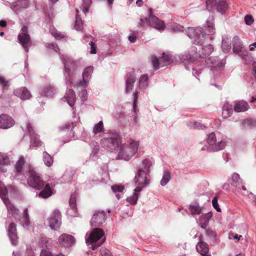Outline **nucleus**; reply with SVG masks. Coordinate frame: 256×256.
<instances>
[{
    "mask_svg": "<svg viewBox=\"0 0 256 256\" xmlns=\"http://www.w3.org/2000/svg\"><path fill=\"white\" fill-rule=\"evenodd\" d=\"M100 254L102 256H112L110 252L105 248L100 249Z\"/></svg>",
    "mask_w": 256,
    "mask_h": 256,
    "instance_id": "64",
    "label": "nucleus"
},
{
    "mask_svg": "<svg viewBox=\"0 0 256 256\" xmlns=\"http://www.w3.org/2000/svg\"><path fill=\"white\" fill-rule=\"evenodd\" d=\"M125 93L128 94L132 90L134 84L136 81V76L135 72L132 70L126 74V77Z\"/></svg>",
    "mask_w": 256,
    "mask_h": 256,
    "instance_id": "20",
    "label": "nucleus"
},
{
    "mask_svg": "<svg viewBox=\"0 0 256 256\" xmlns=\"http://www.w3.org/2000/svg\"><path fill=\"white\" fill-rule=\"evenodd\" d=\"M89 44L90 46V53L91 54H96V50L94 43L92 41H90Z\"/></svg>",
    "mask_w": 256,
    "mask_h": 256,
    "instance_id": "63",
    "label": "nucleus"
},
{
    "mask_svg": "<svg viewBox=\"0 0 256 256\" xmlns=\"http://www.w3.org/2000/svg\"><path fill=\"white\" fill-rule=\"evenodd\" d=\"M94 72V67L88 66L86 67L83 70L82 74V79L75 80L73 87L86 88L88 84L89 81L91 78L92 74Z\"/></svg>",
    "mask_w": 256,
    "mask_h": 256,
    "instance_id": "13",
    "label": "nucleus"
},
{
    "mask_svg": "<svg viewBox=\"0 0 256 256\" xmlns=\"http://www.w3.org/2000/svg\"><path fill=\"white\" fill-rule=\"evenodd\" d=\"M105 214L104 212H98L94 214L91 220L90 224L92 226H101L104 222Z\"/></svg>",
    "mask_w": 256,
    "mask_h": 256,
    "instance_id": "27",
    "label": "nucleus"
},
{
    "mask_svg": "<svg viewBox=\"0 0 256 256\" xmlns=\"http://www.w3.org/2000/svg\"><path fill=\"white\" fill-rule=\"evenodd\" d=\"M168 26H170L172 31L173 32H182L184 30L183 26L176 23H172Z\"/></svg>",
    "mask_w": 256,
    "mask_h": 256,
    "instance_id": "54",
    "label": "nucleus"
},
{
    "mask_svg": "<svg viewBox=\"0 0 256 256\" xmlns=\"http://www.w3.org/2000/svg\"><path fill=\"white\" fill-rule=\"evenodd\" d=\"M100 170L102 172H99V174L102 176L100 180L102 182H106L109 180L108 166L107 164H104L101 168Z\"/></svg>",
    "mask_w": 256,
    "mask_h": 256,
    "instance_id": "42",
    "label": "nucleus"
},
{
    "mask_svg": "<svg viewBox=\"0 0 256 256\" xmlns=\"http://www.w3.org/2000/svg\"><path fill=\"white\" fill-rule=\"evenodd\" d=\"M250 106L248 102L244 100L236 102L234 107L235 112H246L248 110Z\"/></svg>",
    "mask_w": 256,
    "mask_h": 256,
    "instance_id": "36",
    "label": "nucleus"
},
{
    "mask_svg": "<svg viewBox=\"0 0 256 256\" xmlns=\"http://www.w3.org/2000/svg\"><path fill=\"white\" fill-rule=\"evenodd\" d=\"M10 162V160L6 154L0 152V172H5L7 170L6 166Z\"/></svg>",
    "mask_w": 256,
    "mask_h": 256,
    "instance_id": "33",
    "label": "nucleus"
},
{
    "mask_svg": "<svg viewBox=\"0 0 256 256\" xmlns=\"http://www.w3.org/2000/svg\"><path fill=\"white\" fill-rule=\"evenodd\" d=\"M8 2L10 5L11 9L16 14H18L28 6V0H15L13 3Z\"/></svg>",
    "mask_w": 256,
    "mask_h": 256,
    "instance_id": "22",
    "label": "nucleus"
},
{
    "mask_svg": "<svg viewBox=\"0 0 256 256\" xmlns=\"http://www.w3.org/2000/svg\"><path fill=\"white\" fill-rule=\"evenodd\" d=\"M222 48L224 53H227L231 48L230 40L228 38L225 40L222 38Z\"/></svg>",
    "mask_w": 256,
    "mask_h": 256,
    "instance_id": "48",
    "label": "nucleus"
},
{
    "mask_svg": "<svg viewBox=\"0 0 256 256\" xmlns=\"http://www.w3.org/2000/svg\"><path fill=\"white\" fill-rule=\"evenodd\" d=\"M77 194L76 192H74L71 194L70 200H69V206L70 208L67 210L68 214L72 216H74L76 214V199Z\"/></svg>",
    "mask_w": 256,
    "mask_h": 256,
    "instance_id": "28",
    "label": "nucleus"
},
{
    "mask_svg": "<svg viewBox=\"0 0 256 256\" xmlns=\"http://www.w3.org/2000/svg\"><path fill=\"white\" fill-rule=\"evenodd\" d=\"M74 127V123L73 122L68 123L66 124L64 126L60 127V130H65V132L68 134V138L66 139L63 138L60 140V142H62L63 143L68 142L70 140L71 138L74 136V132L72 130Z\"/></svg>",
    "mask_w": 256,
    "mask_h": 256,
    "instance_id": "25",
    "label": "nucleus"
},
{
    "mask_svg": "<svg viewBox=\"0 0 256 256\" xmlns=\"http://www.w3.org/2000/svg\"><path fill=\"white\" fill-rule=\"evenodd\" d=\"M52 34L58 40H60L66 37V34L64 33H62L54 28H51L50 29Z\"/></svg>",
    "mask_w": 256,
    "mask_h": 256,
    "instance_id": "53",
    "label": "nucleus"
},
{
    "mask_svg": "<svg viewBox=\"0 0 256 256\" xmlns=\"http://www.w3.org/2000/svg\"><path fill=\"white\" fill-rule=\"evenodd\" d=\"M58 243L61 247L69 248L74 245L76 239L72 235L64 233L59 236Z\"/></svg>",
    "mask_w": 256,
    "mask_h": 256,
    "instance_id": "17",
    "label": "nucleus"
},
{
    "mask_svg": "<svg viewBox=\"0 0 256 256\" xmlns=\"http://www.w3.org/2000/svg\"><path fill=\"white\" fill-rule=\"evenodd\" d=\"M42 160L48 167H50L54 163V158L46 152H44L42 154Z\"/></svg>",
    "mask_w": 256,
    "mask_h": 256,
    "instance_id": "41",
    "label": "nucleus"
},
{
    "mask_svg": "<svg viewBox=\"0 0 256 256\" xmlns=\"http://www.w3.org/2000/svg\"><path fill=\"white\" fill-rule=\"evenodd\" d=\"M135 33L134 30H130V34L128 36V40L130 42L134 43L136 41V37Z\"/></svg>",
    "mask_w": 256,
    "mask_h": 256,
    "instance_id": "61",
    "label": "nucleus"
},
{
    "mask_svg": "<svg viewBox=\"0 0 256 256\" xmlns=\"http://www.w3.org/2000/svg\"><path fill=\"white\" fill-rule=\"evenodd\" d=\"M82 3L80 6V10H82L83 13L86 14L88 12L90 7V6L92 0H82Z\"/></svg>",
    "mask_w": 256,
    "mask_h": 256,
    "instance_id": "47",
    "label": "nucleus"
},
{
    "mask_svg": "<svg viewBox=\"0 0 256 256\" xmlns=\"http://www.w3.org/2000/svg\"><path fill=\"white\" fill-rule=\"evenodd\" d=\"M85 240L87 245H91L92 249L95 250L105 241L106 238L102 230L95 228L90 234H86Z\"/></svg>",
    "mask_w": 256,
    "mask_h": 256,
    "instance_id": "8",
    "label": "nucleus"
},
{
    "mask_svg": "<svg viewBox=\"0 0 256 256\" xmlns=\"http://www.w3.org/2000/svg\"><path fill=\"white\" fill-rule=\"evenodd\" d=\"M138 93V91L136 90L132 95V99L133 100L132 110L134 114L130 116V122L132 126L134 127H138L140 126V122L136 114V112H138V109L137 107Z\"/></svg>",
    "mask_w": 256,
    "mask_h": 256,
    "instance_id": "16",
    "label": "nucleus"
},
{
    "mask_svg": "<svg viewBox=\"0 0 256 256\" xmlns=\"http://www.w3.org/2000/svg\"><path fill=\"white\" fill-rule=\"evenodd\" d=\"M113 192L116 194L118 200H120L123 196L124 187L122 185L114 184L111 186Z\"/></svg>",
    "mask_w": 256,
    "mask_h": 256,
    "instance_id": "40",
    "label": "nucleus"
},
{
    "mask_svg": "<svg viewBox=\"0 0 256 256\" xmlns=\"http://www.w3.org/2000/svg\"><path fill=\"white\" fill-rule=\"evenodd\" d=\"M14 124L15 121L10 116L6 114L0 116V128L8 129L12 127Z\"/></svg>",
    "mask_w": 256,
    "mask_h": 256,
    "instance_id": "23",
    "label": "nucleus"
},
{
    "mask_svg": "<svg viewBox=\"0 0 256 256\" xmlns=\"http://www.w3.org/2000/svg\"><path fill=\"white\" fill-rule=\"evenodd\" d=\"M140 192H136L134 188L132 194L127 198V202L131 204H136L137 203Z\"/></svg>",
    "mask_w": 256,
    "mask_h": 256,
    "instance_id": "45",
    "label": "nucleus"
},
{
    "mask_svg": "<svg viewBox=\"0 0 256 256\" xmlns=\"http://www.w3.org/2000/svg\"><path fill=\"white\" fill-rule=\"evenodd\" d=\"M10 85L9 81L6 80L4 76H0V86L4 88H8Z\"/></svg>",
    "mask_w": 256,
    "mask_h": 256,
    "instance_id": "59",
    "label": "nucleus"
},
{
    "mask_svg": "<svg viewBox=\"0 0 256 256\" xmlns=\"http://www.w3.org/2000/svg\"><path fill=\"white\" fill-rule=\"evenodd\" d=\"M212 204L213 207L218 212H221V209L219 206L218 204V199L216 197H214L212 200Z\"/></svg>",
    "mask_w": 256,
    "mask_h": 256,
    "instance_id": "60",
    "label": "nucleus"
},
{
    "mask_svg": "<svg viewBox=\"0 0 256 256\" xmlns=\"http://www.w3.org/2000/svg\"><path fill=\"white\" fill-rule=\"evenodd\" d=\"M64 99L68 105L74 109V106L76 101V96L74 91L72 89L67 90L65 94Z\"/></svg>",
    "mask_w": 256,
    "mask_h": 256,
    "instance_id": "30",
    "label": "nucleus"
},
{
    "mask_svg": "<svg viewBox=\"0 0 256 256\" xmlns=\"http://www.w3.org/2000/svg\"><path fill=\"white\" fill-rule=\"evenodd\" d=\"M14 94L22 100H30L32 96L30 92L26 87L15 89Z\"/></svg>",
    "mask_w": 256,
    "mask_h": 256,
    "instance_id": "26",
    "label": "nucleus"
},
{
    "mask_svg": "<svg viewBox=\"0 0 256 256\" xmlns=\"http://www.w3.org/2000/svg\"><path fill=\"white\" fill-rule=\"evenodd\" d=\"M240 56L245 61L246 64H250L252 62V58L246 52H244Z\"/></svg>",
    "mask_w": 256,
    "mask_h": 256,
    "instance_id": "56",
    "label": "nucleus"
},
{
    "mask_svg": "<svg viewBox=\"0 0 256 256\" xmlns=\"http://www.w3.org/2000/svg\"><path fill=\"white\" fill-rule=\"evenodd\" d=\"M196 58V54L194 55L186 52L176 56L166 54L164 52L160 59H158L156 56H152V62L154 68L156 70L160 68V66H163L164 65L170 64L175 62H180L182 64L184 65L186 69L189 70H190V64L195 60Z\"/></svg>",
    "mask_w": 256,
    "mask_h": 256,
    "instance_id": "2",
    "label": "nucleus"
},
{
    "mask_svg": "<svg viewBox=\"0 0 256 256\" xmlns=\"http://www.w3.org/2000/svg\"><path fill=\"white\" fill-rule=\"evenodd\" d=\"M64 65V76L66 86H72L75 80L78 70L80 66V61L74 60L68 56L62 55L61 57Z\"/></svg>",
    "mask_w": 256,
    "mask_h": 256,
    "instance_id": "5",
    "label": "nucleus"
},
{
    "mask_svg": "<svg viewBox=\"0 0 256 256\" xmlns=\"http://www.w3.org/2000/svg\"><path fill=\"white\" fill-rule=\"evenodd\" d=\"M76 21L74 24V28L76 30H81L82 29L83 23L81 18H80L78 15L79 10L78 8H76Z\"/></svg>",
    "mask_w": 256,
    "mask_h": 256,
    "instance_id": "46",
    "label": "nucleus"
},
{
    "mask_svg": "<svg viewBox=\"0 0 256 256\" xmlns=\"http://www.w3.org/2000/svg\"><path fill=\"white\" fill-rule=\"evenodd\" d=\"M49 226L52 230H56L61 225V214L58 210H54L48 218Z\"/></svg>",
    "mask_w": 256,
    "mask_h": 256,
    "instance_id": "18",
    "label": "nucleus"
},
{
    "mask_svg": "<svg viewBox=\"0 0 256 256\" xmlns=\"http://www.w3.org/2000/svg\"><path fill=\"white\" fill-rule=\"evenodd\" d=\"M22 128L24 132V136L26 134L30 136L31 143L30 148H35L41 145L42 142L40 140L39 136L34 132V128L30 123H27L26 128Z\"/></svg>",
    "mask_w": 256,
    "mask_h": 256,
    "instance_id": "14",
    "label": "nucleus"
},
{
    "mask_svg": "<svg viewBox=\"0 0 256 256\" xmlns=\"http://www.w3.org/2000/svg\"><path fill=\"white\" fill-rule=\"evenodd\" d=\"M150 174L145 173L142 170H138L136 173L134 178L136 192H141L143 188H146L150 184Z\"/></svg>",
    "mask_w": 256,
    "mask_h": 256,
    "instance_id": "12",
    "label": "nucleus"
},
{
    "mask_svg": "<svg viewBox=\"0 0 256 256\" xmlns=\"http://www.w3.org/2000/svg\"><path fill=\"white\" fill-rule=\"evenodd\" d=\"M8 235L11 244L16 246L18 243V236L16 228V224L11 222L8 228Z\"/></svg>",
    "mask_w": 256,
    "mask_h": 256,
    "instance_id": "24",
    "label": "nucleus"
},
{
    "mask_svg": "<svg viewBox=\"0 0 256 256\" xmlns=\"http://www.w3.org/2000/svg\"><path fill=\"white\" fill-rule=\"evenodd\" d=\"M171 179L170 172L168 170H164L162 178L160 182V184L162 186H164L168 184Z\"/></svg>",
    "mask_w": 256,
    "mask_h": 256,
    "instance_id": "43",
    "label": "nucleus"
},
{
    "mask_svg": "<svg viewBox=\"0 0 256 256\" xmlns=\"http://www.w3.org/2000/svg\"><path fill=\"white\" fill-rule=\"evenodd\" d=\"M138 146V142L134 140H130L128 144H122V142L118 151L116 152V160H129L137 152Z\"/></svg>",
    "mask_w": 256,
    "mask_h": 256,
    "instance_id": "6",
    "label": "nucleus"
},
{
    "mask_svg": "<svg viewBox=\"0 0 256 256\" xmlns=\"http://www.w3.org/2000/svg\"><path fill=\"white\" fill-rule=\"evenodd\" d=\"M189 126L190 128L197 130H204L206 127L200 121H191Z\"/></svg>",
    "mask_w": 256,
    "mask_h": 256,
    "instance_id": "51",
    "label": "nucleus"
},
{
    "mask_svg": "<svg viewBox=\"0 0 256 256\" xmlns=\"http://www.w3.org/2000/svg\"><path fill=\"white\" fill-rule=\"evenodd\" d=\"M82 90L79 91L78 94L80 96L81 100L82 102H84L87 100L88 98V93L87 91L86 90V88H81Z\"/></svg>",
    "mask_w": 256,
    "mask_h": 256,
    "instance_id": "55",
    "label": "nucleus"
},
{
    "mask_svg": "<svg viewBox=\"0 0 256 256\" xmlns=\"http://www.w3.org/2000/svg\"><path fill=\"white\" fill-rule=\"evenodd\" d=\"M207 143L208 145H205L201 148L202 150L209 152H218L224 149L226 144V140H221L217 142L214 132H211L208 135Z\"/></svg>",
    "mask_w": 256,
    "mask_h": 256,
    "instance_id": "10",
    "label": "nucleus"
},
{
    "mask_svg": "<svg viewBox=\"0 0 256 256\" xmlns=\"http://www.w3.org/2000/svg\"><path fill=\"white\" fill-rule=\"evenodd\" d=\"M242 42L237 36L234 38L233 51L235 54L240 56L244 52L242 50Z\"/></svg>",
    "mask_w": 256,
    "mask_h": 256,
    "instance_id": "37",
    "label": "nucleus"
},
{
    "mask_svg": "<svg viewBox=\"0 0 256 256\" xmlns=\"http://www.w3.org/2000/svg\"><path fill=\"white\" fill-rule=\"evenodd\" d=\"M27 182L30 187L37 190H42L37 195L40 198H47L54 194L50 184H46V182L40 178L39 174L34 168L30 166L28 168Z\"/></svg>",
    "mask_w": 256,
    "mask_h": 256,
    "instance_id": "4",
    "label": "nucleus"
},
{
    "mask_svg": "<svg viewBox=\"0 0 256 256\" xmlns=\"http://www.w3.org/2000/svg\"><path fill=\"white\" fill-rule=\"evenodd\" d=\"M90 146L92 148V155L96 156L100 150V146L98 142L96 141H92L90 144Z\"/></svg>",
    "mask_w": 256,
    "mask_h": 256,
    "instance_id": "52",
    "label": "nucleus"
},
{
    "mask_svg": "<svg viewBox=\"0 0 256 256\" xmlns=\"http://www.w3.org/2000/svg\"><path fill=\"white\" fill-rule=\"evenodd\" d=\"M245 23L248 26L251 25L254 22V19L252 16L246 15L244 18Z\"/></svg>",
    "mask_w": 256,
    "mask_h": 256,
    "instance_id": "62",
    "label": "nucleus"
},
{
    "mask_svg": "<svg viewBox=\"0 0 256 256\" xmlns=\"http://www.w3.org/2000/svg\"><path fill=\"white\" fill-rule=\"evenodd\" d=\"M152 165V162L150 159L145 158L142 160L141 165L138 170H142L145 173L150 174V168Z\"/></svg>",
    "mask_w": 256,
    "mask_h": 256,
    "instance_id": "38",
    "label": "nucleus"
},
{
    "mask_svg": "<svg viewBox=\"0 0 256 256\" xmlns=\"http://www.w3.org/2000/svg\"><path fill=\"white\" fill-rule=\"evenodd\" d=\"M214 19L212 17H209L206 22V28L208 32L207 34L202 28H188L187 33L188 36L192 40L193 44L198 46H202V47L200 48L198 52L196 51L197 48L195 46L192 48L190 52H188L190 54H192L194 55L196 54V58L195 60L190 64V68H192V74L198 80H199L197 76L201 73L200 68H197L196 66L194 64H198L199 62H202V60L200 61L198 60V57L200 58H206V56L210 55L214 50L213 46L211 44H207L204 45L205 42L208 38V34H212L215 32L214 28Z\"/></svg>",
    "mask_w": 256,
    "mask_h": 256,
    "instance_id": "1",
    "label": "nucleus"
},
{
    "mask_svg": "<svg viewBox=\"0 0 256 256\" xmlns=\"http://www.w3.org/2000/svg\"><path fill=\"white\" fill-rule=\"evenodd\" d=\"M0 198L7 207L10 214L14 218L18 220L24 228L30 226V222L28 208H24L22 216L20 217V212L10 201L8 197V190L6 186L0 181Z\"/></svg>",
    "mask_w": 256,
    "mask_h": 256,
    "instance_id": "3",
    "label": "nucleus"
},
{
    "mask_svg": "<svg viewBox=\"0 0 256 256\" xmlns=\"http://www.w3.org/2000/svg\"><path fill=\"white\" fill-rule=\"evenodd\" d=\"M75 170L71 168L66 170L60 179V182L65 184L71 182L75 174Z\"/></svg>",
    "mask_w": 256,
    "mask_h": 256,
    "instance_id": "31",
    "label": "nucleus"
},
{
    "mask_svg": "<svg viewBox=\"0 0 256 256\" xmlns=\"http://www.w3.org/2000/svg\"><path fill=\"white\" fill-rule=\"evenodd\" d=\"M150 16L144 18H141L138 22L137 26L139 28H144L146 24L152 26L159 31L164 30L165 24L162 20H160L156 16H154L152 13V9H149Z\"/></svg>",
    "mask_w": 256,
    "mask_h": 256,
    "instance_id": "9",
    "label": "nucleus"
},
{
    "mask_svg": "<svg viewBox=\"0 0 256 256\" xmlns=\"http://www.w3.org/2000/svg\"><path fill=\"white\" fill-rule=\"evenodd\" d=\"M232 106H224L222 108V115L224 118L230 116L232 114Z\"/></svg>",
    "mask_w": 256,
    "mask_h": 256,
    "instance_id": "50",
    "label": "nucleus"
},
{
    "mask_svg": "<svg viewBox=\"0 0 256 256\" xmlns=\"http://www.w3.org/2000/svg\"><path fill=\"white\" fill-rule=\"evenodd\" d=\"M25 160L24 157H20L16 164L14 172L16 178L18 180H22L26 178L23 168Z\"/></svg>",
    "mask_w": 256,
    "mask_h": 256,
    "instance_id": "19",
    "label": "nucleus"
},
{
    "mask_svg": "<svg viewBox=\"0 0 256 256\" xmlns=\"http://www.w3.org/2000/svg\"><path fill=\"white\" fill-rule=\"evenodd\" d=\"M47 47L48 49L50 50H54V52L60 54V49L56 43L52 42L50 44H48Z\"/></svg>",
    "mask_w": 256,
    "mask_h": 256,
    "instance_id": "58",
    "label": "nucleus"
},
{
    "mask_svg": "<svg viewBox=\"0 0 256 256\" xmlns=\"http://www.w3.org/2000/svg\"><path fill=\"white\" fill-rule=\"evenodd\" d=\"M149 82L150 79L148 74L142 75L138 80V88L142 90H146L148 87Z\"/></svg>",
    "mask_w": 256,
    "mask_h": 256,
    "instance_id": "32",
    "label": "nucleus"
},
{
    "mask_svg": "<svg viewBox=\"0 0 256 256\" xmlns=\"http://www.w3.org/2000/svg\"><path fill=\"white\" fill-rule=\"evenodd\" d=\"M56 88L52 84H46L44 86L40 91L42 96L47 97H52L56 91Z\"/></svg>",
    "mask_w": 256,
    "mask_h": 256,
    "instance_id": "29",
    "label": "nucleus"
},
{
    "mask_svg": "<svg viewBox=\"0 0 256 256\" xmlns=\"http://www.w3.org/2000/svg\"><path fill=\"white\" fill-rule=\"evenodd\" d=\"M212 216V214L210 212L207 214H202L200 217V224H208L210 218Z\"/></svg>",
    "mask_w": 256,
    "mask_h": 256,
    "instance_id": "49",
    "label": "nucleus"
},
{
    "mask_svg": "<svg viewBox=\"0 0 256 256\" xmlns=\"http://www.w3.org/2000/svg\"><path fill=\"white\" fill-rule=\"evenodd\" d=\"M208 67L210 68L214 76L218 75L225 66L226 61L224 58L220 56H210L206 58L204 61Z\"/></svg>",
    "mask_w": 256,
    "mask_h": 256,
    "instance_id": "11",
    "label": "nucleus"
},
{
    "mask_svg": "<svg viewBox=\"0 0 256 256\" xmlns=\"http://www.w3.org/2000/svg\"><path fill=\"white\" fill-rule=\"evenodd\" d=\"M104 128L103 122L102 120H100L94 125L92 132L94 134L96 135L104 132Z\"/></svg>",
    "mask_w": 256,
    "mask_h": 256,
    "instance_id": "44",
    "label": "nucleus"
},
{
    "mask_svg": "<svg viewBox=\"0 0 256 256\" xmlns=\"http://www.w3.org/2000/svg\"><path fill=\"white\" fill-rule=\"evenodd\" d=\"M18 40L24 49L28 52L29 50V46L31 44V40L26 26H22L18 35Z\"/></svg>",
    "mask_w": 256,
    "mask_h": 256,
    "instance_id": "15",
    "label": "nucleus"
},
{
    "mask_svg": "<svg viewBox=\"0 0 256 256\" xmlns=\"http://www.w3.org/2000/svg\"><path fill=\"white\" fill-rule=\"evenodd\" d=\"M228 181L230 183L232 186L238 188H240L239 186L242 184V182L240 175L236 172L232 175L231 178H229Z\"/></svg>",
    "mask_w": 256,
    "mask_h": 256,
    "instance_id": "39",
    "label": "nucleus"
},
{
    "mask_svg": "<svg viewBox=\"0 0 256 256\" xmlns=\"http://www.w3.org/2000/svg\"><path fill=\"white\" fill-rule=\"evenodd\" d=\"M121 136L116 131H110L101 140L102 146L112 152H116L122 143Z\"/></svg>",
    "mask_w": 256,
    "mask_h": 256,
    "instance_id": "7",
    "label": "nucleus"
},
{
    "mask_svg": "<svg viewBox=\"0 0 256 256\" xmlns=\"http://www.w3.org/2000/svg\"><path fill=\"white\" fill-rule=\"evenodd\" d=\"M196 249L202 256H211L208 254V245L204 242H198L196 246Z\"/></svg>",
    "mask_w": 256,
    "mask_h": 256,
    "instance_id": "35",
    "label": "nucleus"
},
{
    "mask_svg": "<svg viewBox=\"0 0 256 256\" xmlns=\"http://www.w3.org/2000/svg\"><path fill=\"white\" fill-rule=\"evenodd\" d=\"M186 211L193 217H196L202 214V208L198 204H190Z\"/></svg>",
    "mask_w": 256,
    "mask_h": 256,
    "instance_id": "34",
    "label": "nucleus"
},
{
    "mask_svg": "<svg viewBox=\"0 0 256 256\" xmlns=\"http://www.w3.org/2000/svg\"><path fill=\"white\" fill-rule=\"evenodd\" d=\"M207 3L215 6L217 12L222 14H225L228 8V4L224 0H208Z\"/></svg>",
    "mask_w": 256,
    "mask_h": 256,
    "instance_id": "21",
    "label": "nucleus"
},
{
    "mask_svg": "<svg viewBox=\"0 0 256 256\" xmlns=\"http://www.w3.org/2000/svg\"><path fill=\"white\" fill-rule=\"evenodd\" d=\"M206 236L212 240H214L216 238L217 234L215 231L208 230L206 231Z\"/></svg>",
    "mask_w": 256,
    "mask_h": 256,
    "instance_id": "57",
    "label": "nucleus"
}]
</instances>
